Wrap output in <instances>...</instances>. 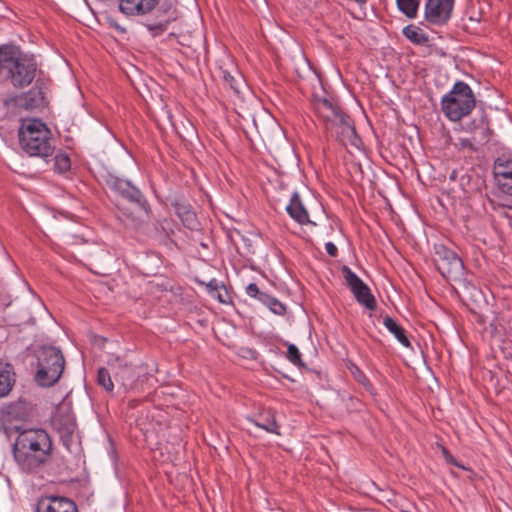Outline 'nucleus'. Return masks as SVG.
I'll return each instance as SVG.
<instances>
[{"label":"nucleus","mask_w":512,"mask_h":512,"mask_svg":"<svg viewBox=\"0 0 512 512\" xmlns=\"http://www.w3.org/2000/svg\"><path fill=\"white\" fill-rule=\"evenodd\" d=\"M14 435L12 455L21 472L37 474L50 464L54 445L47 430L29 427Z\"/></svg>","instance_id":"nucleus-1"},{"label":"nucleus","mask_w":512,"mask_h":512,"mask_svg":"<svg viewBox=\"0 0 512 512\" xmlns=\"http://www.w3.org/2000/svg\"><path fill=\"white\" fill-rule=\"evenodd\" d=\"M37 63L33 57L23 55L14 45L0 46V77L15 88H24L36 76Z\"/></svg>","instance_id":"nucleus-2"},{"label":"nucleus","mask_w":512,"mask_h":512,"mask_svg":"<svg viewBox=\"0 0 512 512\" xmlns=\"http://www.w3.org/2000/svg\"><path fill=\"white\" fill-rule=\"evenodd\" d=\"M18 136L21 149L29 156L47 159L54 154L55 140L52 131L42 120H23Z\"/></svg>","instance_id":"nucleus-3"},{"label":"nucleus","mask_w":512,"mask_h":512,"mask_svg":"<svg viewBox=\"0 0 512 512\" xmlns=\"http://www.w3.org/2000/svg\"><path fill=\"white\" fill-rule=\"evenodd\" d=\"M36 414V405L24 397L5 403L0 406V431L12 439L13 434L28 428L25 423L30 422Z\"/></svg>","instance_id":"nucleus-4"},{"label":"nucleus","mask_w":512,"mask_h":512,"mask_svg":"<svg viewBox=\"0 0 512 512\" xmlns=\"http://www.w3.org/2000/svg\"><path fill=\"white\" fill-rule=\"evenodd\" d=\"M475 106V95L470 86L463 81H457L451 91L441 99V109L452 122H458L468 116Z\"/></svg>","instance_id":"nucleus-5"},{"label":"nucleus","mask_w":512,"mask_h":512,"mask_svg":"<svg viewBox=\"0 0 512 512\" xmlns=\"http://www.w3.org/2000/svg\"><path fill=\"white\" fill-rule=\"evenodd\" d=\"M65 368L62 351L54 346H42L37 351L36 382L42 387H51L60 379Z\"/></svg>","instance_id":"nucleus-6"},{"label":"nucleus","mask_w":512,"mask_h":512,"mask_svg":"<svg viewBox=\"0 0 512 512\" xmlns=\"http://www.w3.org/2000/svg\"><path fill=\"white\" fill-rule=\"evenodd\" d=\"M104 183L111 192L134 204L146 215L151 213V207L147 199L143 193L129 180L120 178L119 176L112 173H107L104 176Z\"/></svg>","instance_id":"nucleus-7"},{"label":"nucleus","mask_w":512,"mask_h":512,"mask_svg":"<svg viewBox=\"0 0 512 512\" xmlns=\"http://www.w3.org/2000/svg\"><path fill=\"white\" fill-rule=\"evenodd\" d=\"M434 263L446 280L456 281L464 274V264L458 254L443 244L434 247Z\"/></svg>","instance_id":"nucleus-8"},{"label":"nucleus","mask_w":512,"mask_h":512,"mask_svg":"<svg viewBox=\"0 0 512 512\" xmlns=\"http://www.w3.org/2000/svg\"><path fill=\"white\" fill-rule=\"evenodd\" d=\"M48 83L43 79H37L35 85L26 93L5 100L6 106H14L25 110L43 108L48 105Z\"/></svg>","instance_id":"nucleus-9"},{"label":"nucleus","mask_w":512,"mask_h":512,"mask_svg":"<svg viewBox=\"0 0 512 512\" xmlns=\"http://www.w3.org/2000/svg\"><path fill=\"white\" fill-rule=\"evenodd\" d=\"M314 113L323 122L326 131L333 132L334 124L344 113L343 110L327 98L314 96L311 100Z\"/></svg>","instance_id":"nucleus-10"},{"label":"nucleus","mask_w":512,"mask_h":512,"mask_svg":"<svg viewBox=\"0 0 512 512\" xmlns=\"http://www.w3.org/2000/svg\"><path fill=\"white\" fill-rule=\"evenodd\" d=\"M454 0H427L425 18L434 25H444L451 17Z\"/></svg>","instance_id":"nucleus-11"},{"label":"nucleus","mask_w":512,"mask_h":512,"mask_svg":"<svg viewBox=\"0 0 512 512\" xmlns=\"http://www.w3.org/2000/svg\"><path fill=\"white\" fill-rule=\"evenodd\" d=\"M108 365L114 371L115 379L120 381L126 390H132L135 388L138 374L131 364L124 362L119 357H115L108 361Z\"/></svg>","instance_id":"nucleus-12"},{"label":"nucleus","mask_w":512,"mask_h":512,"mask_svg":"<svg viewBox=\"0 0 512 512\" xmlns=\"http://www.w3.org/2000/svg\"><path fill=\"white\" fill-rule=\"evenodd\" d=\"M336 128V138L344 145L358 147L361 142L359 136L356 133L354 122L349 115L343 113L334 124Z\"/></svg>","instance_id":"nucleus-13"},{"label":"nucleus","mask_w":512,"mask_h":512,"mask_svg":"<svg viewBox=\"0 0 512 512\" xmlns=\"http://www.w3.org/2000/svg\"><path fill=\"white\" fill-rule=\"evenodd\" d=\"M462 130L471 134L476 143H487L491 135L488 116L484 112L481 113L462 125Z\"/></svg>","instance_id":"nucleus-14"},{"label":"nucleus","mask_w":512,"mask_h":512,"mask_svg":"<svg viewBox=\"0 0 512 512\" xmlns=\"http://www.w3.org/2000/svg\"><path fill=\"white\" fill-rule=\"evenodd\" d=\"M494 174L502 190L512 195V158L499 156L494 162Z\"/></svg>","instance_id":"nucleus-15"},{"label":"nucleus","mask_w":512,"mask_h":512,"mask_svg":"<svg viewBox=\"0 0 512 512\" xmlns=\"http://www.w3.org/2000/svg\"><path fill=\"white\" fill-rule=\"evenodd\" d=\"M160 0H119L120 11L128 16H144L152 13Z\"/></svg>","instance_id":"nucleus-16"},{"label":"nucleus","mask_w":512,"mask_h":512,"mask_svg":"<svg viewBox=\"0 0 512 512\" xmlns=\"http://www.w3.org/2000/svg\"><path fill=\"white\" fill-rule=\"evenodd\" d=\"M36 512H78V508L66 497L50 496L39 502Z\"/></svg>","instance_id":"nucleus-17"},{"label":"nucleus","mask_w":512,"mask_h":512,"mask_svg":"<svg viewBox=\"0 0 512 512\" xmlns=\"http://www.w3.org/2000/svg\"><path fill=\"white\" fill-rule=\"evenodd\" d=\"M16 383V373L11 364L0 360V398L7 397Z\"/></svg>","instance_id":"nucleus-18"},{"label":"nucleus","mask_w":512,"mask_h":512,"mask_svg":"<svg viewBox=\"0 0 512 512\" xmlns=\"http://www.w3.org/2000/svg\"><path fill=\"white\" fill-rule=\"evenodd\" d=\"M286 211L291 216V218H293L297 223L301 225L311 223L308 211L304 207L297 192L292 194L290 203L286 207Z\"/></svg>","instance_id":"nucleus-19"},{"label":"nucleus","mask_w":512,"mask_h":512,"mask_svg":"<svg viewBox=\"0 0 512 512\" xmlns=\"http://www.w3.org/2000/svg\"><path fill=\"white\" fill-rule=\"evenodd\" d=\"M173 207L185 227L190 230L196 229L198 225L197 216L188 202L179 199L173 203Z\"/></svg>","instance_id":"nucleus-20"},{"label":"nucleus","mask_w":512,"mask_h":512,"mask_svg":"<svg viewBox=\"0 0 512 512\" xmlns=\"http://www.w3.org/2000/svg\"><path fill=\"white\" fill-rule=\"evenodd\" d=\"M249 422L255 426L264 429L268 433L281 435L279 425L275 419V412L272 410H265L257 414L254 418H249Z\"/></svg>","instance_id":"nucleus-21"},{"label":"nucleus","mask_w":512,"mask_h":512,"mask_svg":"<svg viewBox=\"0 0 512 512\" xmlns=\"http://www.w3.org/2000/svg\"><path fill=\"white\" fill-rule=\"evenodd\" d=\"M357 302L366 309L374 311L377 308V302L370 288L364 282L357 284L350 289Z\"/></svg>","instance_id":"nucleus-22"},{"label":"nucleus","mask_w":512,"mask_h":512,"mask_svg":"<svg viewBox=\"0 0 512 512\" xmlns=\"http://www.w3.org/2000/svg\"><path fill=\"white\" fill-rule=\"evenodd\" d=\"M174 18L169 14L168 9H157V20L154 22H147L146 27L153 36H158L167 30L168 25Z\"/></svg>","instance_id":"nucleus-23"},{"label":"nucleus","mask_w":512,"mask_h":512,"mask_svg":"<svg viewBox=\"0 0 512 512\" xmlns=\"http://www.w3.org/2000/svg\"><path fill=\"white\" fill-rule=\"evenodd\" d=\"M384 326L387 330L395 336V338L407 348H411V342L406 335L404 328L399 325L392 317L386 316L383 320Z\"/></svg>","instance_id":"nucleus-24"},{"label":"nucleus","mask_w":512,"mask_h":512,"mask_svg":"<svg viewBox=\"0 0 512 512\" xmlns=\"http://www.w3.org/2000/svg\"><path fill=\"white\" fill-rule=\"evenodd\" d=\"M219 77L226 87H229L235 94H240V89L245 83L242 76L237 71L236 75H232L229 71L220 68Z\"/></svg>","instance_id":"nucleus-25"},{"label":"nucleus","mask_w":512,"mask_h":512,"mask_svg":"<svg viewBox=\"0 0 512 512\" xmlns=\"http://www.w3.org/2000/svg\"><path fill=\"white\" fill-rule=\"evenodd\" d=\"M207 291L212 298L220 303H228V292L225 286L217 280L213 279L207 284Z\"/></svg>","instance_id":"nucleus-26"},{"label":"nucleus","mask_w":512,"mask_h":512,"mask_svg":"<svg viewBox=\"0 0 512 512\" xmlns=\"http://www.w3.org/2000/svg\"><path fill=\"white\" fill-rule=\"evenodd\" d=\"M403 34L412 43L417 44V45H423L429 41L428 36L423 32V30L414 25L406 26L403 29Z\"/></svg>","instance_id":"nucleus-27"},{"label":"nucleus","mask_w":512,"mask_h":512,"mask_svg":"<svg viewBox=\"0 0 512 512\" xmlns=\"http://www.w3.org/2000/svg\"><path fill=\"white\" fill-rule=\"evenodd\" d=\"M262 304L267 306L269 310L279 316H284L287 312L286 306L275 297L266 294L262 295Z\"/></svg>","instance_id":"nucleus-28"},{"label":"nucleus","mask_w":512,"mask_h":512,"mask_svg":"<svg viewBox=\"0 0 512 512\" xmlns=\"http://www.w3.org/2000/svg\"><path fill=\"white\" fill-rule=\"evenodd\" d=\"M399 10L408 18H414L417 15L419 0H396Z\"/></svg>","instance_id":"nucleus-29"},{"label":"nucleus","mask_w":512,"mask_h":512,"mask_svg":"<svg viewBox=\"0 0 512 512\" xmlns=\"http://www.w3.org/2000/svg\"><path fill=\"white\" fill-rule=\"evenodd\" d=\"M97 384L107 392H113L114 390V384L111 379V375L109 371L104 367H100L97 371Z\"/></svg>","instance_id":"nucleus-30"},{"label":"nucleus","mask_w":512,"mask_h":512,"mask_svg":"<svg viewBox=\"0 0 512 512\" xmlns=\"http://www.w3.org/2000/svg\"><path fill=\"white\" fill-rule=\"evenodd\" d=\"M71 168V160L66 153H58L54 157V171L59 174L66 173Z\"/></svg>","instance_id":"nucleus-31"},{"label":"nucleus","mask_w":512,"mask_h":512,"mask_svg":"<svg viewBox=\"0 0 512 512\" xmlns=\"http://www.w3.org/2000/svg\"><path fill=\"white\" fill-rule=\"evenodd\" d=\"M341 274L345 279L346 285L351 289L357 284L363 282L357 275L354 273L350 267L343 265L341 267Z\"/></svg>","instance_id":"nucleus-32"},{"label":"nucleus","mask_w":512,"mask_h":512,"mask_svg":"<svg viewBox=\"0 0 512 512\" xmlns=\"http://www.w3.org/2000/svg\"><path fill=\"white\" fill-rule=\"evenodd\" d=\"M287 358L294 365L303 366L301 353L294 344H289L287 348Z\"/></svg>","instance_id":"nucleus-33"},{"label":"nucleus","mask_w":512,"mask_h":512,"mask_svg":"<svg viewBox=\"0 0 512 512\" xmlns=\"http://www.w3.org/2000/svg\"><path fill=\"white\" fill-rule=\"evenodd\" d=\"M352 374H353L355 380L358 383H360L361 385H363L364 387H366V388L372 387V384L370 383L367 376L358 367H356V366L354 367V370H352Z\"/></svg>","instance_id":"nucleus-34"},{"label":"nucleus","mask_w":512,"mask_h":512,"mask_svg":"<svg viewBox=\"0 0 512 512\" xmlns=\"http://www.w3.org/2000/svg\"><path fill=\"white\" fill-rule=\"evenodd\" d=\"M476 140L471 136L470 138H459V142L456 144L459 149H468L472 152L477 151V147L475 146Z\"/></svg>","instance_id":"nucleus-35"},{"label":"nucleus","mask_w":512,"mask_h":512,"mask_svg":"<svg viewBox=\"0 0 512 512\" xmlns=\"http://www.w3.org/2000/svg\"><path fill=\"white\" fill-rule=\"evenodd\" d=\"M246 293L252 297L258 299L260 302H262V295H266V292L260 291L259 287L255 283H250L246 287Z\"/></svg>","instance_id":"nucleus-36"},{"label":"nucleus","mask_w":512,"mask_h":512,"mask_svg":"<svg viewBox=\"0 0 512 512\" xmlns=\"http://www.w3.org/2000/svg\"><path fill=\"white\" fill-rule=\"evenodd\" d=\"M325 249H326V252L329 256L331 257H336L337 256V253H338V249L337 247L335 246L334 243L332 242H327L325 244Z\"/></svg>","instance_id":"nucleus-37"},{"label":"nucleus","mask_w":512,"mask_h":512,"mask_svg":"<svg viewBox=\"0 0 512 512\" xmlns=\"http://www.w3.org/2000/svg\"><path fill=\"white\" fill-rule=\"evenodd\" d=\"M108 23L111 27L121 31V32H125V29L122 28L113 18L109 17L108 18Z\"/></svg>","instance_id":"nucleus-38"},{"label":"nucleus","mask_w":512,"mask_h":512,"mask_svg":"<svg viewBox=\"0 0 512 512\" xmlns=\"http://www.w3.org/2000/svg\"><path fill=\"white\" fill-rule=\"evenodd\" d=\"M139 403V400L137 399H132L128 402V407L129 408H135Z\"/></svg>","instance_id":"nucleus-39"},{"label":"nucleus","mask_w":512,"mask_h":512,"mask_svg":"<svg viewBox=\"0 0 512 512\" xmlns=\"http://www.w3.org/2000/svg\"><path fill=\"white\" fill-rule=\"evenodd\" d=\"M457 174H458V172H457V171H453V172L451 173V175H450V179H451V180H455V179L457 178Z\"/></svg>","instance_id":"nucleus-40"},{"label":"nucleus","mask_w":512,"mask_h":512,"mask_svg":"<svg viewBox=\"0 0 512 512\" xmlns=\"http://www.w3.org/2000/svg\"><path fill=\"white\" fill-rule=\"evenodd\" d=\"M466 178L468 179V178H469V176H468V175H462V176H461V181H462V182H461V185H462V186H464V183H463V182H464V180H465Z\"/></svg>","instance_id":"nucleus-41"},{"label":"nucleus","mask_w":512,"mask_h":512,"mask_svg":"<svg viewBox=\"0 0 512 512\" xmlns=\"http://www.w3.org/2000/svg\"><path fill=\"white\" fill-rule=\"evenodd\" d=\"M446 460H449V462L453 463L454 465H457L454 460H453V457L450 455L449 457H446Z\"/></svg>","instance_id":"nucleus-42"},{"label":"nucleus","mask_w":512,"mask_h":512,"mask_svg":"<svg viewBox=\"0 0 512 512\" xmlns=\"http://www.w3.org/2000/svg\"><path fill=\"white\" fill-rule=\"evenodd\" d=\"M446 460H449V462L453 463L454 465H457L454 460H453V457L450 455L449 457H446Z\"/></svg>","instance_id":"nucleus-43"}]
</instances>
